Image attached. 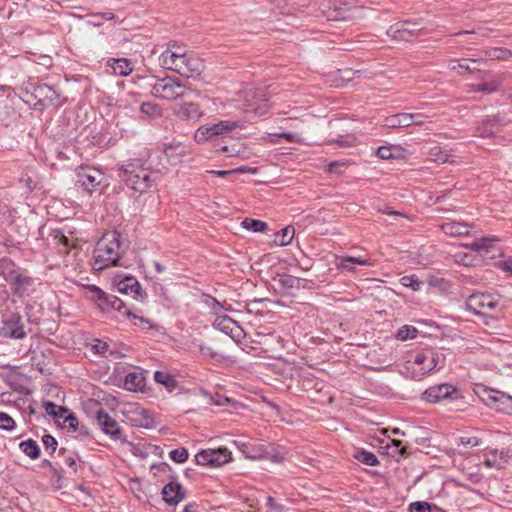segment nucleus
<instances>
[{
	"instance_id": "nucleus-1",
	"label": "nucleus",
	"mask_w": 512,
	"mask_h": 512,
	"mask_svg": "<svg viewBox=\"0 0 512 512\" xmlns=\"http://www.w3.org/2000/svg\"><path fill=\"white\" fill-rule=\"evenodd\" d=\"M161 67L174 71L187 78H196L204 70L203 61L188 54L185 47L180 45H170L159 57Z\"/></svg>"
},
{
	"instance_id": "nucleus-2",
	"label": "nucleus",
	"mask_w": 512,
	"mask_h": 512,
	"mask_svg": "<svg viewBox=\"0 0 512 512\" xmlns=\"http://www.w3.org/2000/svg\"><path fill=\"white\" fill-rule=\"evenodd\" d=\"M122 235L118 231L106 232L97 242L93 252V269L102 271L116 266L124 254Z\"/></svg>"
},
{
	"instance_id": "nucleus-3",
	"label": "nucleus",
	"mask_w": 512,
	"mask_h": 512,
	"mask_svg": "<svg viewBox=\"0 0 512 512\" xmlns=\"http://www.w3.org/2000/svg\"><path fill=\"white\" fill-rule=\"evenodd\" d=\"M118 176L128 187L140 193L146 192L160 179L159 171L151 170L139 159L121 165Z\"/></svg>"
},
{
	"instance_id": "nucleus-4",
	"label": "nucleus",
	"mask_w": 512,
	"mask_h": 512,
	"mask_svg": "<svg viewBox=\"0 0 512 512\" xmlns=\"http://www.w3.org/2000/svg\"><path fill=\"white\" fill-rule=\"evenodd\" d=\"M408 363V369L412 372L413 378L420 380L432 370L442 368L445 365V356L441 352L425 349L417 352Z\"/></svg>"
},
{
	"instance_id": "nucleus-5",
	"label": "nucleus",
	"mask_w": 512,
	"mask_h": 512,
	"mask_svg": "<svg viewBox=\"0 0 512 512\" xmlns=\"http://www.w3.org/2000/svg\"><path fill=\"white\" fill-rule=\"evenodd\" d=\"M87 289L90 293L91 299L98 305V307L103 312H110L111 310H115L118 313L125 315L127 317H133L135 319H138L141 323L149 324V321L132 314V312L127 308L125 303L118 297L107 294L106 292H104L102 289L95 285H89L87 286Z\"/></svg>"
},
{
	"instance_id": "nucleus-6",
	"label": "nucleus",
	"mask_w": 512,
	"mask_h": 512,
	"mask_svg": "<svg viewBox=\"0 0 512 512\" xmlns=\"http://www.w3.org/2000/svg\"><path fill=\"white\" fill-rule=\"evenodd\" d=\"M191 90L183 85L178 79L173 77H164L158 79L151 89L153 96L164 100H175L187 96Z\"/></svg>"
},
{
	"instance_id": "nucleus-7",
	"label": "nucleus",
	"mask_w": 512,
	"mask_h": 512,
	"mask_svg": "<svg viewBox=\"0 0 512 512\" xmlns=\"http://www.w3.org/2000/svg\"><path fill=\"white\" fill-rule=\"evenodd\" d=\"M25 94L36 99V102L33 104L35 110L41 111L49 106L58 104L56 101L59 98V94L53 87L47 84L32 85V91L25 89Z\"/></svg>"
},
{
	"instance_id": "nucleus-8",
	"label": "nucleus",
	"mask_w": 512,
	"mask_h": 512,
	"mask_svg": "<svg viewBox=\"0 0 512 512\" xmlns=\"http://www.w3.org/2000/svg\"><path fill=\"white\" fill-rule=\"evenodd\" d=\"M76 176V184L89 194H91L105 179L101 170L88 166L79 167L76 171Z\"/></svg>"
},
{
	"instance_id": "nucleus-9",
	"label": "nucleus",
	"mask_w": 512,
	"mask_h": 512,
	"mask_svg": "<svg viewBox=\"0 0 512 512\" xmlns=\"http://www.w3.org/2000/svg\"><path fill=\"white\" fill-rule=\"evenodd\" d=\"M243 93L246 112L263 115L268 111L269 103L264 90L249 87Z\"/></svg>"
},
{
	"instance_id": "nucleus-10",
	"label": "nucleus",
	"mask_w": 512,
	"mask_h": 512,
	"mask_svg": "<svg viewBox=\"0 0 512 512\" xmlns=\"http://www.w3.org/2000/svg\"><path fill=\"white\" fill-rule=\"evenodd\" d=\"M0 335L12 339L25 338L27 333L24 329L22 316L17 312L5 315L0 326Z\"/></svg>"
},
{
	"instance_id": "nucleus-11",
	"label": "nucleus",
	"mask_w": 512,
	"mask_h": 512,
	"mask_svg": "<svg viewBox=\"0 0 512 512\" xmlns=\"http://www.w3.org/2000/svg\"><path fill=\"white\" fill-rule=\"evenodd\" d=\"M232 459V453L227 448L206 449L196 454L197 464L202 466H222Z\"/></svg>"
},
{
	"instance_id": "nucleus-12",
	"label": "nucleus",
	"mask_w": 512,
	"mask_h": 512,
	"mask_svg": "<svg viewBox=\"0 0 512 512\" xmlns=\"http://www.w3.org/2000/svg\"><path fill=\"white\" fill-rule=\"evenodd\" d=\"M460 398L459 390L447 383H442L429 387L423 392V399L430 403H438L442 400H456Z\"/></svg>"
},
{
	"instance_id": "nucleus-13",
	"label": "nucleus",
	"mask_w": 512,
	"mask_h": 512,
	"mask_svg": "<svg viewBox=\"0 0 512 512\" xmlns=\"http://www.w3.org/2000/svg\"><path fill=\"white\" fill-rule=\"evenodd\" d=\"M498 304V301L487 293H474L466 300V307L476 315L484 316V310H492Z\"/></svg>"
},
{
	"instance_id": "nucleus-14",
	"label": "nucleus",
	"mask_w": 512,
	"mask_h": 512,
	"mask_svg": "<svg viewBox=\"0 0 512 512\" xmlns=\"http://www.w3.org/2000/svg\"><path fill=\"white\" fill-rule=\"evenodd\" d=\"M14 295L23 298L30 296L35 290V280L23 270L10 283Z\"/></svg>"
},
{
	"instance_id": "nucleus-15",
	"label": "nucleus",
	"mask_w": 512,
	"mask_h": 512,
	"mask_svg": "<svg viewBox=\"0 0 512 512\" xmlns=\"http://www.w3.org/2000/svg\"><path fill=\"white\" fill-rule=\"evenodd\" d=\"M421 31L418 28V23H412L410 21H404L400 24L391 26L387 34L392 38L399 41H410V38Z\"/></svg>"
},
{
	"instance_id": "nucleus-16",
	"label": "nucleus",
	"mask_w": 512,
	"mask_h": 512,
	"mask_svg": "<svg viewBox=\"0 0 512 512\" xmlns=\"http://www.w3.org/2000/svg\"><path fill=\"white\" fill-rule=\"evenodd\" d=\"M213 326L229 335L232 339L239 341L243 336V330L238 323L229 316L223 315L216 317Z\"/></svg>"
},
{
	"instance_id": "nucleus-17",
	"label": "nucleus",
	"mask_w": 512,
	"mask_h": 512,
	"mask_svg": "<svg viewBox=\"0 0 512 512\" xmlns=\"http://www.w3.org/2000/svg\"><path fill=\"white\" fill-rule=\"evenodd\" d=\"M96 422L105 434L110 435L114 439H119L121 429L118 422L113 419L106 411L100 409L96 414Z\"/></svg>"
},
{
	"instance_id": "nucleus-18",
	"label": "nucleus",
	"mask_w": 512,
	"mask_h": 512,
	"mask_svg": "<svg viewBox=\"0 0 512 512\" xmlns=\"http://www.w3.org/2000/svg\"><path fill=\"white\" fill-rule=\"evenodd\" d=\"M174 115L184 121L197 120L202 116L200 107L197 103L183 102L173 107Z\"/></svg>"
},
{
	"instance_id": "nucleus-19",
	"label": "nucleus",
	"mask_w": 512,
	"mask_h": 512,
	"mask_svg": "<svg viewBox=\"0 0 512 512\" xmlns=\"http://www.w3.org/2000/svg\"><path fill=\"white\" fill-rule=\"evenodd\" d=\"M53 239L58 247L59 253L69 257L71 254L74 258L80 253V250L66 237L61 230L53 231Z\"/></svg>"
},
{
	"instance_id": "nucleus-20",
	"label": "nucleus",
	"mask_w": 512,
	"mask_h": 512,
	"mask_svg": "<svg viewBox=\"0 0 512 512\" xmlns=\"http://www.w3.org/2000/svg\"><path fill=\"white\" fill-rule=\"evenodd\" d=\"M163 500L170 504L176 505L185 497L184 489L181 484L170 482L162 489Z\"/></svg>"
},
{
	"instance_id": "nucleus-21",
	"label": "nucleus",
	"mask_w": 512,
	"mask_h": 512,
	"mask_svg": "<svg viewBox=\"0 0 512 512\" xmlns=\"http://www.w3.org/2000/svg\"><path fill=\"white\" fill-rule=\"evenodd\" d=\"M422 113H399L385 119V126L389 128H403L413 125V118H419Z\"/></svg>"
},
{
	"instance_id": "nucleus-22",
	"label": "nucleus",
	"mask_w": 512,
	"mask_h": 512,
	"mask_svg": "<svg viewBox=\"0 0 512 512\" xmlns=\"http://www.w3.org/2000/svg\"><path fill=\"white\" fill-rule=\"evenodd\" d=\"M117 291L124 295H130L138 300L141 297V286L134 277H125L117 284Z\"/></svg>"
},
{
	"instance_id": "nucleus-23",
	"label": "nucleus",
	"mask_w": 512,
	"mask_h": 512,
	"mask_svg": "<svg viewBox=\"0 0 512 512\" xmlns=\"http://www.w3.org/2000/svg\"><path fill=\"white\" fill-rule=\"evenodd\" d=\"M243 127H244V122L240 121V120H237V121L225 120V121H220L212 126L208 125V129L210 130V134L213 139L217 136L227 134L235 129L243 128Z\"/></svg>"
},
{
	"instance_id": "nucleus-24",
	"label": "nucleus",
	"mask_w": 512,
	"mask_h": 512,
	"mask_svg": "<svg viewBox=\"0 0 512 512\" xmlns=\"http://www.w3.org/2000/svg\"><path fill=\"white\" fill-rule=\"evenodd\" d=\"M471 225L466 222H446L441 225L444 234L451 237H463L469 234Z\"/></svg>"
},
{
	"instance_id": "nucleus-25",
	"label": "nucleus",
	"mask_w": 512,
	"mask_h": 512,
	"mask_svg": "<svg viewBox=\"0 0 512 512\" xmlns=\"http://www.w3.org/2000/svg\"><path fill=\"white\" fill-rule=\"evenodd\" d=\"M21 271L22 269L10 258L3 257L0 259V276L7 283L10 284Z\"/></svg>"
},
{
	"instance_id": "nucleus-26",
	"label": "nucleus",
	"mask_w": 512,
	"mask_h": 512,
	"mask_svg": "<svg viewBox=\"0 0 512 512\" xmlns=\"http://www.w3.org/2000/svg\"><path fill=\"white\" fill-rule=\"evenodd\" d=\"M504 80L503 76H497L494 79H492L489 82L485 83H479V84H472L469 86L468 92H481V93H487L491 94L500 88L502 85V82Z\"/></svg>"
},
{
	"instance_id": "nucleus-27",
	"label": "nucleus",
	"mask_w": 512,
	"mask_h": 512,
	"mask_svg": "<svg viewBox=\"0 0 512 512\" xmlns=\"http://www.w3.org/2000/svg\"><path fill=\"white\" fill-rule=\"evenodd\" d=\"M371 266L372 263L361 257L339 256L337 257L336 268L344 271H354L353 265Z\"/></svg>"
},
{
	"instance_id": "nucleus-28",
	"label": "nucleus",
	"mask_w": 512,
	"mask_h": 512,
	"mask_svg": "<svg viewBox=\"0 0 512 512\" xmlns=\"http://www.w3.org/2000/svg\"><path fill=\"white\" fill-rule=\"evenodd\" d=\"M250 458H252V459L265 458V459H270L273 462H277V463H280L284 460V456L281 453L276 452V450L274 448H272L270 446H265V445L259 446L258 451L255 454L251 455Z\"/></svg>"
},
{
	"instance_id": "nucleus-29",
	"label": "nucleus",
	"mask_w": 512,
	"mask_h": 512,
	"mask_svg": "<svg viewBox=\"0 0 512 512\" xmlns=\"http://www.w3.org/2000/svg\"><path fill=\"white\" fill-rule=\"evenodd\" d=\"M164 155L170 164L176 165L181 161L182 157L186 155V150L185 147L180 144H169L164 149Z\"/></svg>"
},
{
	"instance_id": "nucleus-30",
	"label": "nucleus",
	"mask_w": 512,
	"mask_h": 512,
	"mask_svg": "<svg viewBox=\"0 0 512 512\" xmlns=\"http://www.w3.org/2000/svg\"><path fill=\"white\" fill-rule=\"evenodd\" d=\"M154 380L156 383L163 385L169 392H173L178 387L177 380L166 371H155Z\"/></svg>"
},
{
	"instance_id": "nucleus-31",
	"label": "nucleus",
	"mask_w": 512,
	"mask_h": 512,
	"mask_svg": "<svg viewBox=\"0 0 512 512\" xmlns=\"http://www.w3.org/2000/svg\"><path fill=\"white\" fill-rule=\"evenodd\" d=\"M111 69L115 75L119 76H127L132 70V64L128 59H112V63L110 64Z\"/></svg>"
},
{
	"instance_id": "nucleus-32",
	"label": "nucleus",
	"mask_w": 512,
	"mask_h": 512,
	"mask_svg": "<svg viewBox=\"0 0 512 512\" xmlns=\"http://www.w3.org/2000/svg\"><path fill=\"white\" fill-rule=\"evenodd\" d=\"M144 377L141 373L132 372L125 377V387L130 391L142 390L145 386Z\"/></svg>"
},
{
	"instance_id": "nucleus-33",
	"label": "nucleus",
	"mask_w": 512,
	"mask_h": 512,
	"mask_svg": "<svg viewBox=\"0 0 512 512\" xmlns=\"http://www.w3.org/2000/svg\"><path fill=\"white\" fill-rule=\"evenodd\" d=\"M19 448L26 456L31 459H37L40 456V448L37 442L33 439L22 441L19 444Z\"/></svg>"
},
{
	"instance_id": "nucleus-34",
	"label": "nucleus",
	"mask_w": 512,
	"mask_h": 512,
	"mask_svg": "<svg viewBox=\"0 0 512 512\" xmlns=\"http://www.w3.org/2000/svg\"><path fill=\"white\" fill-rule=\"evenodd\" d=\"M294 234L295 229L292 226H287L275 235L274 242L279 246L288 245L293 240Z\"/></svg>"
},
{
	"instance_id": "nucleus-35",
	"label": "nucleus",
	"mask_w": 512,
	"mask_h": 512,
	"mask_svg": "<svg viewBox=\"0 0 512 512\" xmlns=\"http://www.w3.org/2000/svg\"><path fill=\"white\" fill-rule=\"evenodd\" d=\"M354 458L368 466H376L379 464L376 455L364 449H357L354 453Z\"/></svg>"
},
{
	"instance_id": "nucleus-36",
	"label": "nucleus",
	"mask_w": 512,
	"mask_h": 512,
	"mask_svg": "<svg viewBox=\"0 0 512 512\" xmlns=\"http://www.w3.org/2000/svg\"><path fill=\"white\" fill-rule=\"evenodd\" d=\"M479 389L480 390L477 391V394L486 405H492L499 401L498 395L500 392L484 386L479 387Z\"/></svg>"
},
{
	"instance_id": "nucleus-37",
	"label": "nucleus",
	"mask_w": 512,
	"mask_h": 512,
	"mask_svg": "<svg viewBox=\"0 0 512 512\" xmlns=\"http://www.w3.org/2000/svg\"><path fill=\"white\" fill-rule=\"evenodd\" d=\"M138 415L137 419H133L136 426L143 427V428H153L154 427V421L151 417L150 413L146 409H140L138 412H136Z\"/></svg>"
},
{
	"instance_id": "nucleus-38",
	"label": "nucleus",
	"mask_w": 512,
	"mask_h": 512,
	"mask_svg": "<svg viewBox=\"0 0 512 512\" xmlns=\"http://www.w3.org/2000/svg\"><path fill=\"white\" fill-rule=\"evenodd\" d=\"M499 123L498 118L493 117L487 120H484L482 124L478 127L479 135L482 137H490L495 134L493 128Z\"/></svg>"
},
{
	"instance_id": "nucleus-39",
	"label": "nucleus",
	"mask_w": 512,
	"mask_h": 512,
	"mask_svg": "<svg viewBox=\"0 0 512 512\" xmlns=\"http://www.w3.org/2000/svg\"><path fill=\"white\" fill-rule=\"evenodd\" d=\"M485 56L491 60H507L512 56V52L502 47H495L486 50Z\"/></svg>"
},
{
	"instance_id": "nucleus-40",
	"label": "nucleus",
	"mask_w": 512,
	"mask_h": 512,
	"mask_svg": "<svg viewBox=\"0 0 512 512\" xmlns=\"http://www.w3.org/2000/svg\"><path fill=\"white\" fill-rule=\"evenodd\" d=\"M206 305L211 309V311L218 316H221L220 313L223 310L230 311L232 310L230 305L226 304V301L223 303L219 302L216 298L212 296H207V299L205 301Z\"/></svg>"
},
{
	"instance_id": "nucleus-41",
	"label": "nucleus",
	"mask_w": 512,
	"mask_h": 512,
	"mask_svg": "<svg viewBox=\"0 0 512 512\" xmlns=\"http://www.w3.org/2000/svg\"><path fill=\"white\" fill-rule=\"evenodd\" d=\"M429 156L435 162L444 164V163H452L451 156L447 153V151L442 150L440 147L435 146L429 150Z\"/></svg>"
},
{
	"instance_id": "nucleus-42",
	"label": "nucleus",
	"mask_w": 512,
	"mask_h": 512,
	"mask_svg": "<svg viewBox=\"0 0 512 512\" xmlns=\"http://www.w3.org/2000/svg\"><path fill=\"white\" fill-rule=\"evenodd\" d=\"M242 227L254 232H264L267 229V223L261 220L246 218L241 223Z\"/></svg>"
},
{
	"instance_id": "nucleus-43",
	"label": "nucleus",
	"mask_w": 512,
	"mask_h": 512,
	"mask_svg": "<svg viewBox=\"0 0 512 512\" xmlns=\"http://www.w3.org/2000/svg\"><path fill=\"white\" fill-rule=\"evenodd\" d=\"M140 111L149 117H159L162 114V109L159 105L151 102H144L141 104Z\"/></svg>"
},
{
	"instance_id": "nucleus-44",
	"label": "nucleus",
	"mask_w": 512,
	"mask_h": 512,
	"mask_svg": "<svg viewBox=\"0 0 512 512\" xmlns=\"http://www.w3.org/2000/svg\"><path fill=\"white\" fill-rule=\"evenodd\" d=\"M417 334L418 330L415 327L405 325L398 330L397 339L401 341H406L408 339L416 338Z\"/></svg>"
},
{
	"instance_id": "nucleus-45",
	"label": "nucleus",
	"mask_w": 512,
	"mask_h": 512,
	"mask_svg": "<svg viewBox=\"0 0 512 512\" xmlns=\"http://www.w3.org/2000/svg\"><path fill=\"white\" fill-rule=\"evenodd\" d=\"M400 281L403 286L410 287L414 291L420 290L423 285V282L420 281L415 275L404 276Z\"/></svg>"
},
{
	"instance_id": "nucleus-46",
	"label": "nucleus",
	"mask_w": 512,
	"mask_h": 512,
	"mask_svg": "<svg viewBox=\"0 0 512 512\" xmlns=\"http://www.w3.org/2000/svg\"><path fill=\"white\" fill-rule=\"evenodd\" d=\"M279 282L283 287L286 288H298L300 285V279L298 277L288 274L280 275Z\"/></svg>"
},
{
	"instance_id": "nucleus-47",
	"label": "nucleus",
	"mask_w": 512,
	"mask_h": 512,
	"mask_svg": "<svg viewBox=\"0 0 512 512\" xmlns=\"http://www.w3.org/2000/svg\"><path fill=\"white\" fill-rule=\"evenodd\" d=\"M194 139L198 143H203L209 140H212V136L210 134V130L208 129V125H203L199 127L194 134Z\"/></svg>"
},
{
	"instance_id": "nucleus-48",
	"label": "nucleus",
	"mask_w": 512,
	"mask_h": 512,
	"mask_svg": "<svg viewBox=\"0 0 512 512\" xmlns=\"http://www.w3.org/2000/svg\"><path fill=\"white\" fill-rule=\"evenodd\" d=\"M16 427V423L7 413L0 412V429L12 431Z\"/></svg>"
},
{
	"instance_id": "nucleus-49",
	"label": "nucleus",
	"mask_w": 512,
	"mask_h": 512,
	"mask_svg": "<svg viewBox=\"0 0 512 512\" xmlns=\"http://www.w3.org/2000/svg\"><path fill=\"white\" fill-rule=\"evenodd\" d=\"M188 451L185 448L174 449L170 452V458L176 463H183L188 459Z\"/></svg>"
},
{
	"instance_id": "nucleus-50",
	"label": "nucleus",
	"mask_w": 512,
	"mask_h": 512,
	"mask_svg": "<svg viewBox=\"0 0 512 512\" xmlns=\"http://www.w3.org/2000/svg\"><path fill=\"white\" fill-rule=\"evenodd\" d=\"M431 504L425 501H416L409 505V512H431Z\"/></svg>"
},
{
	"instance_id": "nucleus-51",
	"label": "nucleus",
	"mask_w": 512,
	"mask_h": 512,
	"mask_svg": "<svg viewBox=\"0 0 512 512\" xmlns=\"http://www.w3.org/2000/svg\"><path fill=\"white\" fill-rule=\"evenodd\" d=\"M42 443L45 447V449L47 451H51V453H54L57 449V446H58V443L56 441V439L50 435V434H45L43 437H42Z\"/></svg>"
},
{
	"instance_id": "nucleus-52",
	"label": "nucleus",
	"mask_w": 512,
	"mask_h": 512,
	"mask_svg": "<svg viewBox=\"0 0 512 512\" xmlns=\"http://www.w3.org/2000/svg\"><path fill=\"white\" fill-rule=\"evenodd\" d=\"M393 149H396V147L381 146L377 149L376 154L379 158L383 160L393 159L395 157L394 154L392 153Z\"/></svg>"
},
{
	"instance_id": "nucleus-53",
	"label": "nucleus",
	"mask_w": 512,
	"mask_h": 512,
	"mask_svg": "<svg viewBox=\"0 0 512 512\" xmlns=\"http://www.w3.org/2000/svg\"><path fill=\"white\" fill-rule=\"evenodd\" d=\"M335 12L337 13V15L333 17L334 20L348 21L354 18V16L347 9L335 8Z\"/></svg>"
},
{
	"instance_id": "nucleus-54",
	"label": "nucleus",
	"mask_w": 512,
	"mask_h": 512,
	"mask_svg": "<svg viewBox=\"0 0 512 512\" xmlns=\"http://www.w3.org/2000/svg\"><path fill=\"white\" fill-rule=\"evenodd\" d=\"M197 347L199 348L202 355L205 357L214 358L216 356V353L214 352V350L210 346L205 344L204 342L198 343Z\"/></svg>"
},
{
	"instance_id": "nucleus-55",
	"label": "nucleus",
	"mask_w": 512,
	"mask_h": 512,
	"mask_svg": "<svg viewBox=\"0 0 512 512\" xmlns=\"http://www.w3.org/2000/svg\"><path fill=\"white\" fill-rule=\"evenodd\" d=\"M108 344L101 340H95L92 348L97 354L105 355L108 350Z\"/></svg>"
},
{
	"instance_id": "nucleus-56",
	"label": "nucleus",
	"mask_w": 512,
	"mask_h": 512,
	"mask_svg": "<svg viewBox=\"0 0 512 512\" xmlns=\"http://www.w3.org/2000/svg\"><path fill=\"white\" fill-rule=\"evenodd\" d=\"M45 411L55 419H61V415L56 413L57 405L51 401H47L44 404Z\"/></svg>"
},
{
	"instance_id": "nucleus-57",
	"label": "nucleus",
	"mask_w": 512,
	"mask_h": 512,
	"mask_svg": "<svg viewBox=\"0 0 512 512\" xmlns=\"http://www.w3.org/2000/svg\"><path fill=\"white\" fill-rule=\"evenodd\" d=\"M499 241V238L496 236L493 237H483L478 242H480V246H482V250L489 252L492 242Z\"/></svg>"
},
{
	"instance_id": "nucleus-58",
	"label": "nucleus",
	"mask_w": 512,
	"mask_h": 512,
	"mask_svg": "<svg viewBox=\"0 0 512 512\" xmlns=\"http://www.w3.org/2000/svg\"><path fill=\"white\" fill-rule=\"evenodd\" d=\"M279 137L284 138L286 141L290 143H299L301 142V137L298 134L283 132L279 134Z\"/></svg>"
},
{
	"instance_id": "nucleus-59",
	"label": "nucleus",
	"mask_w": 512,
	"mask_h": 512,
	"mask_svg": "<svg viewBox=\"0 0 512 512\" xmlns=\"http://www.w3.org/2000/svg\"><path fill=\"white\" fill-rule=\"evenodd\" d=\"M467 62H473V63H477L478 60L476 59H469V60H462V61H459L458 62V67L459 68H462V69H465L466 71H468L469 73H474L475 71H480L479 69H476V68H472L470 67Z\"/></svg>"
},
{
	"instance_id": "nucleus-60",
	"label": "nucleus",
	"mask_w": 512,
	"mask_h": 512,
	"mask_svg": "<svg viewBox=\"0 0 512 512\" xmlns=\"http://www.w3.org/2000/svg\"><path fill=\"white\" fill-rule=\"evenodd\" d=\"M461 444L464 446H478L479 445V439L477 437H462L460 438Z\"/></svg>"
},
{
	"instance_id": "nucleus-61",
	"label": "nucleus",
	"mask_w": 512,
	"mask_h": 512,
	"mask_svg": "<svg viewBox=\"0 0 512 512\" xmlns=\"http://www.w3.org/2000/svg\"><path fill=\"white\" fill-rule=\"evenodd\" d=\"M64 423H66L69 428L75 430L78 426V419L73 414H69L65 417Z\"/></svg>"
},
{
	"instance_id": "nucleus-62",
	"label": "nucleus",
	"mask_w": 512,
	"mask_h": 512,
	"mask_svg": "<svg viewBox=\"0 0 512 512\" xmlns=\"http://www.w3.org/2000/svg\"><path fill=\"white\" fill-rule=\"evenodd\" d=\"M456 261L459 263H463L464 265H470L471 257L468 254L458 253L455 255Z\"/></svg>"
},
{
	"instance_id": "nucleus-63",
	"label": "nucleus",
	"mask_w": 512,
	"mask_h": 512,
	"mask_svg": "<svg viewBox=\"0 0 512 512\" xmlns=\"http://www.w3.org/2000/svg\"><path fill=\"white\" fill-rule=\"evenodd\" d=\"M231 172H232V174H237V173L255 174L257 172V168L239 167V168H236V169H232Z\"/></svg>"
},
{
	"instance_id": "nucleus-64",
	"label": "nucleus",
	"mask_w": 512,
	"mask_h": 512,
	"mask_svg": "<svg viewBox=\"0 0 512 512\" xmlns=\"http://www.w3.org/2000/svg\"><path fill=\"white\" fill-rule=\"evenodd\" d=\"M463 246L472 251H482V246H480V242H478V241H475L470 244H464Z\"/></svg>"
}]
</instances>
